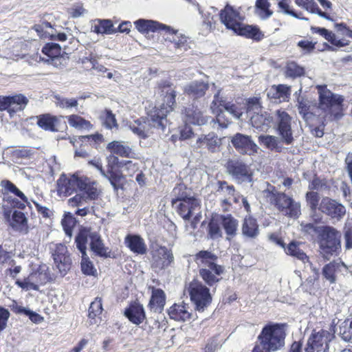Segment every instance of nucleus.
Returning <instances> with one entry per match:
<instances>
[{"label": "nucleus", "instance_id": "nucleus-1", "mask_svg": "<svg viewBox=\"0 0 352 352\" xmlns=\"http://www.w3.org/2000/svg\"><path fill=\"white\" fill-rule=\"evenodd\" d=\"M292 118L283 110L276 111L275 126L279 135H261L258 137V142L267 149L280 153L283 148V144L292 145L294 142L292 129Z\"/></svg>", "mask_w": 352, "mask_h": 352}, {"label": "nucleus", "instance_id": "nucleus-2", "mask_svg": "<svg viewBox=\"0 0 352 352\" xmlns=\"http://www.w3.org/2000/svg\"><path fill=\"white\" fill-rule=\"evenodd\" d=\"M159 88L164 102L159 107H155L151 111L148 122V125L164 131L167 124V114L173 110L175 104L176 92L173 85L168 81L160 82Z\"/></svg>", "mask_w": 352, "mask_h": 352}, {"label": "nucleus", "instance_id": "nucleus-3", "mask_svg": "<svg viewBox=\"0 0 352 352\" xmlns=\"http://www.w3.org/2000/svg\"><path fill=\"white\" fill-rule=\"evenodd\" d=\"M195 260L199 267V274L207 285L213 286L220 281L225 267L217 263V255L207 250H201L196 254Z\"/></svg>", "mask_w": 352, "mask_h": 352}, {"label": "nucleus", "instance_id": "nucleus-4", "mask_svg": "<svg viewBox=\"0 0 352 352\" xmlns=\"http://www.w3.org/2000/svg\"><path fill=\"white\" fill-rule=\"evenodd\" d=\"M210 109L216 114V120H213L214 124L217 123L222 129L227 128L231 123V116L239 119L242 115L241 110L236 104L220 98L219 92L214 94Z\"/></svg>", "mask_w": 352, "mask_h": 352}, {"label": "nucleus", "instance_id": "nucleus-5", "mask_svg": "<svg viewBox=\"0 0 352 352\" xmlns=\"http://www.w3.org/2000/svg\"><path fill=\"white\" fill-rule=\"evenodd\" d=\"M286 333L283 325L268 324L263 329L258 336L259 344L266 351H276L285 345Z\"/></svg>", "mask_w": 352, "mask_h": 352}, {"label": "nucleus", "instance_id": "nucleus-6", "mask_svg": "<svg viewBox=\"0 0 352 352\" xmlns=\"http://www.w3.org/2000/svg\"><path fill=\"white\" fill-rule=\"evenodd\" d=\"M319 95V108L329 115L330 118L339 120L343 116L342 96L336 94L327 88L326 85H318Z\"/></svg>", "mask_w": 352, "mask_h": 352}, {"label": "nucleus", "instance_id": "nucleus-7", "mask_svg": "<svg viewBox=\"0 0 352 352\" xmlns=\"http://www.w3.org/2000/svg\"><path fill=\"white\" fill-rule=\"evenodd\" d=\"M341 234L331 226H322L318 236L320 254L325 260H330L333 256L339 254L341 250Z\"/></svg>", "mask_w": 352, "mask_h": 352}, {"label": "nucleus", "instance_id": "nucleus-8", "mask_svg": "<svg viewBox=\"0 0 352 352\" xmlns=\"http://www.w3.org/2000/svg\"><path fill=\"white\" fill-rule=\"evenodd\" d=\"M270 200L272 205L284 216L298 219L301 214L300 204L285 192L272 191Z\"/></svg>", "mask_w": 352, "mask_h": 352}, {"label": "nucleus", "instance_id": "nucleus-9", "mask_svg": "<svg viewBox=\"0 0 352 352\" xmlns=\"http://www.w3.org/2000/svg\"><path fill=\"white\" fill-rule=\"evenodd\" d=\"M187 291L196 311L203 312L210 305L212 296L210 289L201 282L193 280L188 284Z\"/></svg>", "mask_w": 352, "mask_h": 352}, {"label": "nucleus", "instance_id": "nucleus-10", "mask_svg": "<svg viewBox=\"0 0 352 352\" xmlns=\"http://www.w3.org/2000/svg\"><path fill=\"white\" fill-rule=\"evenodd\" d=\"M225 167L226 171L237 183L252 182V173L249 166L238 159L228 160Z\"/></svg>", "mask_w": 352, "mask_h": 352}, {"label": "nucleus", "instance_id": "nucleus-11", "mask_svg": "<svg viewBox=\"0 0 352 352\" xmlns=\"http://www.w3.org/2000/svg\"><path fill=\"white\" fill-rule=\"evenodd\" d=\"M331 334L325 330L313 332L307 340L305 352H328Z\"/></svg>", "mask_w": 352, "mask_h": 352}, {"label": "nucleus", "instance_id": "nucleus-12", "mask_svg": "<svg viewBox=\"0 0 352 352\" xmlns=\"http://www.w3.org/2000/svg\"><path fill=\"white\" fill-rule=\"evenodd\" d=\"M28 99L23 94L0 96V111H8L12 115L23 111L28 103Z\"/></svg>", "mask_w": 352, "mask_h": 352}, {"label": "nucleus", "instance_id": "nucleus-13", "mask_svg": "<svg viewBox=\"0 0 352 352\" xmlns=\"http://www.w3.org/2000/svg\"><path fill=\"white\" fill-rule=\"evenodd\" d=\"M52 256L56 268L58 270L60 276H64L70 270L72 265V260L67 247L62 243L56 244Z\"/></svg>", "mask_w": 352, "mask_h": 352}, {"label": "nucleus", "instance_id": "nucleus-14", "mask_svg": "<svg viewBox=\"0 0 352 352\" xmlns=\"http://www.w3.org/2000/svg\"><path fill=\"white\" fill-rule=\"evenodd\" d=\"M219 18L221 22L226 28L232 30L234 32L244 19V17L239 11V8H235L229 4H227L220 11Z\"/></svg>", "mask_w": 352, "mask_h": 352}, {"label": "nucleus", "instance_id": "nucleus-15", "mask_svg": "<svg viewBox=\"0 0 352 352\" xmlns=\"http://www.w3.org/2000/svg\"><path fill=\"white\" fill-rule=\"evenodd\" d=\"M318 209L331 219L338 221L346 214V208L342 204L329 197H324L321 200Z\"/></svg>", "mask_w": 352, "mask_h": 352}, {"label": "nucleus", "instance_id": "nucleus-16", "mask_svg": "<svg viewBox=\"0 0 352 352\" xmlns=\"http://www.w3.org/2000/svg\"><path fill=\"white\" fill-rule=\"evenodd\" d=\"M234 148L241 154L252 155L257 152L258 146L251 136L236 133L231 138Z\"/></svg>", "mask_w": 352, "mask_h": 352}, {"label": "nucleus", "instance_id": "nucleus-17", "mask_svg": "<svg viewBox=\"0 0 352 352\" xmlns=\"http://www.w3.org/2000/svg\"><path fill=\"white\" fill-rule=\"evenodd\" d=\"M81 176L74 174L69 177L62 175L57 181L58 192L61 196L67 197L78 189Z\"/></svg>", "mask_w": 352, "mask_h": 352}, {"label": "nucleus", "instance_id": "nucleus-18", "mask_svg": "<svg viewBox=\"0 0 352 352\" xmlns=\"http://www.w3.org/2000/svg\"><path fill=\"white\" fill-rule=\"evenodd\" d=\"M85 235L84 245L87 248L88 239H90L91 250L96 254L100 256H107V250L104 246L100 234L96 232H91L89 229L82 228L80 230L76 237H78L81 233Z\"/></svg>", "mask_w": 352, "mask_h": 352}, {"label": "nucleus", "instance_id": "nucleus-19", "mask_svg": "<svg viewBox=\"0 0 352 352\" xmlns=\"http://www.w3.org/2000/svg\"><path fill=\"white\" fill-rule=\"evenodd\" d=\"M32 28L41 38H49L52 40L59 41L67 40V35L65 33L58 32L51 23L47 21H43L41 23L35 24Z\"/></svg>", "mask_w": 352, "mask_h": 352}, {"label": "nucleus", "instance_id": "nucleus-20", "mask_svg": "<svg viewBox=\"0 0 352 352\" xmlns=\"http://www.w3.org/2000/svg\"><path fill=\"white\" fill-rule=\"evenodd\" d=\"M173 206L177 213L185 220H188L192 215L199 210V201L195 197L177 203L172 201Z\"/></svg>", "mask_w": 352, "mask_h": 352}, {"label": "nucleus", "instance_id": "nucleus-21", "mask_svg": "<svg viewBox=\"0 0 352 352\" xmlns=\"http://www.w3.org/2000/svg\"><path fill=\"white\" fill-rule=\"evenodd\" d=\"M174 257L166 247H160L153 254L152 267L156 270H162L170 265Z\"/></svg>", "mask_w": 352, "mask_h": 352}, {"label": "nucleus", "instance_id": "nucleus-22", "mask_svg": "<svg viewBox=\"0 0 352 352\" xmlns=\"http://www.w3.org/2000/svg\"><path fill=\"white\" fill-rule=\"evenodd\" d=\"M85 237L86 236L85 234L82 232L78 237H76L75 239L76 247L82 254V260L80 263L81 270L83 274L86 275H94V273L96 272V270L94 268L92 262L87 256L86 253V248L84 245Z\"/></svg>", "mask_w": 352, "mask_h": 352}, {"label": "nucleus", "instance_id": "nucleus-23", "mask_svg": "<svg viewBox=\"0 0 352 352\" xmlns=\"http://www.w3.org/2000/svg\"><path fill=\"white\" fill-rule=\"evenodd\" d=\"M221 145V140L214 133H209L207 135L199 136L194 146L197 148H206L210 152L215 153L219 150Z\"/></svg>", "mask_w": 352, "mask_h": 352}, {"label": "nucleus", "instance_id": "nucleus-24", "mask_svg": "<svg viewBox=\"0 0 352 352\" xmlns=\"http://www.w3.org/2000/svg\"><path fill=\"white\" fill-rule=\"evenodd\" d=\"M291 95V87L286 85H273L267 91V98L275 103L288 101Z\"/></svg>", "mask_w": 352, "mask_h": 352}, {"label": "nucleus", "instance_id": "nucleus-25", "mask_svg": "<svg viewBox=\"0 0 352 352\" xmlns=\"http://www.w3.org/2000/svg\"><path fill=\"white\" fill-rule=\"evenodd\" d=\"M78 190L81 192V194L85 195L88 200L96 199L100 194L98 183L85 176H81L80 186Z\"/></svg>", "mask_w": 352, "mask_h": 352}, {"label": "nucleus", "instance_id": "nucleus-26", "mask_svg": "<svg viewBox=\"0 0 352 352\" xmlns=\"http://www.w3.org/2000/svg\"><path fill=\"white\" fill-rule=\"evenodd\" d=\"M192 309L184 302L175 303L168 309V315L176 321H186L192 318Z\"/></svg>", "mask_w": 352, "mask_h": 352}, {"label": "nucleus", "instance_id": "nucleus-27", "mask_svg": "<svg viewBox=\"0 0 352 352\" xmlns=\"http://www.w3.org/2000/svg\"><path fill=\"white\" fill-rule=\"evenodd\" d=\"M300 243L297 241H291L287 246L285 248V252L294 258L302 261L305 265V268H307V265H311L313 263V259L310 258L303 250L300 248Z\"/></svg>", "mask_w": 352, "mask_h": 352}, {"label": "nucleus", "instance_id": "nucleus-28", "mask_svg": "<svg viewBox=\"0 0 352 352\" xmlns=\"http://www.w3.org/2000/svg\"><path fill=\"white\" fill-rule=\"evenodd\" d=\"M250 119L252 126L262 131H267L274 122V118L266 111L252 114Z\"/></svg>", "mask_w": 352, "mask_h": 352}, {"label": "nucleus", "instance_id": "nucleus-29", "mask_svg": "<svg viewBox=\"0 0 352 352\" xmlns=\"http://www.w3.org/2000/svg\"><path fill=\"white\" fill-rule=\"evenodd\" d=\"M208 118L197 107L192 106L185 109L184 120L186 123L201 126L208 122Z\"/></svg>", "mask_w": 352, "mask_h": 352}, {"label": "nucleus", "instance_id": "nucleus-30", "mask_svg": "<svg viewBox=\"0 0 352 352\" xmlns=\"http://www.w3.org/2000/svg\"><path fill=\"white\" fill-rule=\"evenodd\" d=\"M342 268L346 269V265L343 262H330L322 267V276L330 285L334 284L337 280L336 274L340 272Z\"/></svg>", "mask_w": 352, "mask_h": 352}, {"label": "nucleus", "instance_id": "nucleus-31", "mask_svg": "<svg viewBox=\"0 0 352 352\" xmlns=\"http://www.w3.org/2000/svg\"><path fill=\"white\" fill-rule=\"evenodd\" d=\"M107 149L111 153L122 157L134 158L136 155L132 148L122 141H113L107 146Z\"/></svg>", "mask_w": 352, "mask_h": 352}, {"label": "nucleus", "instance_id": "nucleus-32", "mask_svg": "<svg viewBox=\"0 0 352 352\" xmlns=\"http://www.w3.org/2000/svg\"><path fill=\"white\" fill-rule=\"evenodd\" d=\"M134 23L137 30L142 33H148L149 32L155 31L170 30V27L151 20L139 19L135 21Z\"/></svg>", "mask_w": 352, "mask_h": 352}, {"label": "nucleus", "instance_id": "nucleus-33", "mask_svg": "<svg viewBox=\"0 0 352 352\" xmlns=\"http://www.w3.org/2000/svg\"><path fill=\"white\" fill-rule=\"evenodd\" d=\"M125 244L133 253L144 254L146 252V245L144 239L139 235L128 234L125 237Z\"/></svg>", "mask_w": 352, "mask_h": 352}, {"label": "nucleus", "instance_id": "nucleus-34", "mask_svg": "<svg viewBox=\"0 0 352 352\" xmlns=\"http://www.w3.org/2000/svg\"><path fill=\"white\" fill-rule=\"evenodd\" d=\"M234 33L247 38H251L257 41H261L264 36L259 28L256 26L244 25L242 23L236 29Z\"/></svg>", "mask_w": 352, "mask_h": 352}, {"label": "nucleus", "instance_id": "nucleus-35", "mask_svg": "<svg viewBox=\"0 0 352 352\" xmlns=\"http://www.w3.org/2000/svg\"><path fill=\"white\" fill-rule=\"evenodd\" d=\"M217 192L225 197L223 203L226 204H230L231 200L236 202V193L234 186L229 185L226 181H218L217 182Z\"/></svg>", "mask_w": 352, "mask_h": 352}, {"label": "nucleus", "instance_id": "nucleus-36", "mask_svg": "<svg viewBox=\"0 0 352 352\" xmlns=\"http://www.w3.org/2000/svg\"><path fill=\"white\" fill-rule=\"evenodd\" d=\"M209 85L204 82L193 81L184 87V92L194 98H199L204 96Z\"/></svg>", "mask_w": 352, "mask_h": 352}, {"label": "nucleus", "instance_id": "nucleus-37", "mask_svg": "<svg viewBox=\"0 0 352 352\" xmlns=\"http://www.w3.org/2000/svg\"><path fill=\"white\" fill-rule=\"evenodd\" d=\"M124 314L131 322L135 324H140L145 319L144 308L140 304L131 305L125 310Z\"/></svg>", "mask_w": 352, "mask_h": 352}, {"label": "nucleus", "instance_id": "nucleus-38", "mask_svg": "<svg viewBox=\"0 0 352 352\" xmlns=\"http://www.w3.org/2000/svg\"><path fill=\"white\" fill-rule=\"evenodd\" d=\"M10 225L16 231L23 234H27L28 232L27 219L25 214L21 211H14Z\"/></svg>", "mask_w": 352, "mask_h": 352}, {"label": "nucleus", "instance_id": "nucleus-39", "mask_svg": "<svg viewBox=\"0 0 352 352\" xmlns=\"http://www.w3.org/2000/svg\"><path fill=\"white\" fill-rule=\"evenodd\" d=\"M166 296L161 289H153L149 306L154 312H161L164 307Z\"/></svg>", "mask_w": 352, "mask_h": 352}, {"label": "nucleus", "instance_id": "nucleus-40", "mask_svg": "<svg viewBox=\"0 0 352 352\" xmlns=\"http://www.w3.org/2000/svg\"><path fill=\"white\" fill-rule=\"evenodd\" d=\"M242 234L250 239H255L259 234L258 225L252 217H245L242 225Z\"/></svg>", "mask_w": 352, "mask_h": 352}, {"label": "nucleus", "instance_id": "nucleus-41", "mask_svg": "<svg viewBox=\"0 0 352 352\" xmlns=\"http://www.w3.org/2000/svg\"><path fill=\"white\" fill-rule=\"evenodd\" d=\"M295 3L299 7H301L311 13L317 14L320 16L327 20H332V19L329 16L328 14H327L324 12H322L318 8V5L314 1V0H296Z\"/></svg>", "mask_w": 352, "mask_h": 352}, {"label": "nucleus", "instance_id": "nucleus-42", "mask_svg": "<svg viewBox=\"0 0 352 352\" xmlns=\"http://www.w3.org/2000/svg\"><path fill=\"white\" fill-rule=\"evenodd\" d=\"M164 32H168L171 35H174L173 38V44L175 48V52L177 54H180L188 50L189 46L187 37L183 35L178 36L177 34V32L175 31L171 28L170 30H164Z\"/></svg>", "mask_w": 352, "mask_h": 352}, {"label": "nucleus", "instance_id": "nucleus-43", "mask_svg": "<svg viewBox=\"0 0 352 352\" xmlns=\"http://www.w3.org/2000/svg\"><path fill=\"white\" fill-rule=\"evenodd\" d=\"M221 226L228 236H234L236 234L238 221L230 214L219 215Z\"/></svg>", "mask_w": 352, "mask_h": 352}, {"label": "nucleus", "instance_id": "nucleus-44", "mask_svg": "<svg viewBox=\"0 0 352 352\" xmlns=\"http://www.w3.org/2000/svg\"><path fill=\"white\" fill-rule=\"evenodd\" d=\"M92 29L95 33L102 34H111L116 32L113 29L112 21L109 19L95 20Z\"/></svg>", "mask_w": 352, "mask_h": 352}, {"label": "nucleus", "instance_id": "nucleus-45", "mask_svg": "<svg viewBox=\"0 0 352 352\" xmlns=\"http://www.w3.org/2000/svg\"><path fill=\"white\" fill-rule=\"evenodd\" d=\"M307 267H309L311 272H313L314 275L307 278L306 280L301 285V286L304 291L311 294L314 291V283L316 280H318L319 278L320 270L319 268L314 264V263H311V265H307Z\"/></svg>", "mask_w": 352, "mask_h": 352}, {"label": "nucleus", "instance_id": "nucleus-46", "mask_svg": "<svg viewBox=\"0 0 352 352\" xmlns=\"http://www.w3.org/2000/svg\"><path fill=\"white\" fill-rule=\"evenodd\" d=\"M338 331L343 340L352 343V318L340 321Z\"/></svg>", "mask_w": 352, "mask_h": 352}, {"label": "nucleus", "instance_id": "nucleus-47", "mask_svg": "<svg viewBox=\"0 0 352 352\" xmlns=\"http://www.w3.org/2000/svg\"><path fill=\"white\" fill-rule=\"evenodd\" d=\"M88 311V317L90 319L91 324L97 323V318H99L102 311V299L99 297H96L91 303Z\"/></svg>", "mask_w": 352, "mask_h": 352}, {"label": "nucleus", "instance_id": "nucleus-48", "mask_svg": "<svg viewBox=\"0 0 352 352\" xmlns=\"http://www.w3.org/2000/svg\"><path fill=\"white\" fill-rule=\"evenodd\" d=\"M221 223L219 215L213 217L208 223V235L212 239L222 237Z\"/></svg>", "mask_w": 352, "mask_h": 352}, {"label": "nucleus", "instance_id": "nucleus-49", "mask_svg": "<svg viewBox=\"0 0 352 352\" xmlns=\"http://www.w3.org/2000/svg\"><path fill=\"white\" fill-rule=\"evenodd\" d=\"M102 176L110 182L115 190L122 188L124 178L120 173L111 169H107L104 172V175Z\"/></svg>", "mask_w": 352, "mask_h": 352}, {"label": "nucleus", "instance_id": "nucleus-50", "mask_svg": "<svg viewBox=\"0 0 352 352\" xmlns=\"http://www.w3.org/2000/svg\"><path fill=\"white\" fill-rule=\"evenodd\" d=\"M42 52L50 58L52 61H57L61 58L60 56L61 47L58 44L54 43H47L43 47Z\"/></svg>", "mask_w": 352, "mask_h": 352}, {"label": "nucleus", "instance_id": "nucleus-51", "mask_svg": "<svg viewBox=\"0 0 352 352\" xmlns=\"http://www.w3.org/2000/svg\"><path fill=\"white\" fill-rule=\"evenodd\" d=\"M56 119L49 114L41 115L38 117L37 124L45 131H55V122Z\"/></svg>", "mask_w": 352, "mask_h": 352}, {"label": "nucleus", "instance_id": "nucleus-52", "mask_svg": "<svg viewBox=\"0 0 352 352\" xmlns=\"http://www.w3.org/2000/svg\"><path fill=\"white\" fill-rule=\"evenodd\" d=\"M69 124L77 129H88L91 127L89 121L86 120L83 118L78 115H71L67 117Z\"/></svg>", "mask_w": 352, "mask_h": 352}, {"label": "nucleus", "instance_id": "nucleus-53", "mask_svg": "<svg viewBox=\"0 0 352 352\" xmlns=\"http://www.w3.org/2000/svg\"><path fill=\"white\" fill-rule=\"evenodd\" d=\"M262 105L260 98H250L247 101V113L250 118L252 114H257L262 112Z\"/></svg>", "mask_w": 352, "mask_h": 352}, {"label": "nucleus", "instance_id": "nucleus-54", "mask_svg": "<svg viewBox=\"0 0 352 352\" xmlns=\"http://www.w3.org/2000/svg\"><path fill=\"white\" fill-rule=\"evenodd\" d=\"M130 129L133 133L141 138H146L148 136L149 129L146 122L142 123L140 120H136L134 124L130 125Z\"/></svg>", "mask_w": 352, "mask_h": 352}, {"label": "nucleus", "instance_id": "nucleus-55", "mask_svg": "<svg viewBox=\"0 0 352 352\" xmlns=\"http://www.w3.org/2000/svg\"><path fill=\"white\" fill-rule=\"evenodd\" d=\"M256 8L259 10L258 15L263 19L270 17L273 12L270 10V3L268 0H256Z\"/></svg>", "mask_w": 352, "mask_h": 352}, {"label": "nucleus", "instance_id": "nucleus-56", "mask_svg": "<svg viewBox=\"0 0 352 352\" xmlns=\"http://www.w3.org/2000/svg\"><path fill=\"white\" fill-rule=\"evenodd\" d=\"M307 100L302 98H298V110L305 121H308L311 118L313 114L309 111V104Z\"/></svg>", "mask_w": 352, "mask_h": 352}, {"label": "nucleus", "instance_id": "nucleus-57", "mask_svg": "<svg viewBox=\"0 0 352 352\" xmlns=\"http://www.w3.org/2000/svg\"><path fill=\"white\" fill-rule=\"evenodd\" d=\"M173 194L175 197L172 199V201H177V203L194 197L188 193L185 186L181 184L174 188Z\"/></svg>", "mask_w": 352, "mask_h": 352}, {"label": "nucleus", "instance_id": "nucleus-58", "mask_svg": "<svg viewBox=\"0 0 352 352\" xmlns=\"http://www.w3.org/2000/svg\"><path fill=\"white\" fill-rule=\"evenodd\" d=\"M305 74V69L295 62L288 63L286 67V75L291 78L300 77Z\"/></svg>", "mask_w": 352, "mask_h": 352}, {"label": "nucleus", "instance_id": "nucleus-59", "mask_svg": "<svg viewBox=\"0 0 352 352\" xmlns=\"http://www.w3.org/2000/svg\"><path fill=\"white\" fill-rule=\"evenodd\" d=\"M61 223L65 234L71 236L72 230L76 225L75 218L70 213L65 214L64 218L62 219Z\"/></svg>", "mask_w": 352, "mask_h": 352}, {"label": "nucleus", "instance_id": "nucleus-60", "mask_svg": "<svg viewBox=\"0 0 352 352\" xmlns=\"http://www.w3.org/2000/svg\"><path fill=\"white\" fill-rule=\"evenodd\" d=\"M56 104L58 107L62 109H71L76 107L78 104V100L76 98H65L60 96H56Z\"/></svg>", "mask_w": 352, "mask_h": 352}, {"label": "nucleus", "instance_id": "nucleus-61", "mask_svg": "<svg viewBox=\"0 0 352 352\" xmlns=\"http://www.w3.org/2000/svg\"><path fill=\"white\" fill-rule=\"evenodd\" d=\"M103 137L100 134H95V135H82L78 136V138H73L71 139L70 142L76 146V143L79 142H88L90 143L94 142L97 143L99 142H101Z\"/></svg>", "mask_w": 352, "mask_h": 352}, {"label": "nucleus", "instance_id": "nucleus-62", "mask_svg": "<svg viewBox=\"0 0 352 352\" xmlns=\"http://www.w3.org/2000/svg\"><path fill=\"white\" fill-rule=\"evenodd\" d=\"M306 201L311 211L315 212L318 208L320 201L318 193L314 191L307 192Z\"/></svg>", "mask_w": 352, "mask_h": 352}, {"label": "nucleus", "instance_id": "nucleus-63", "mask_svg": "<svg viewBox=\"0 0 352 352\" xmlns=\"http://www.w3.org/2000/svg\"><path fill=\"white\" fill-rule=\"evenodd\" d=\"M16 284L23 289L38 290V287H36V283L34 282V276H32L31 274L23 280H16Z\"/></svg>", "mask_w": 352, "mask_h": 352}, {"label": "nucleus", "instance_id": "nucleus-64", "mask_svg": "<svg viewBox=\"0 0 352 352\" xmlns=\"http://www.w3.org/2000/svg\"><path fill=\"white\" fill-rule=\"evenodd\" d=\"M344 239L345 241V248L352 249V224L346 223L344 228Z\"/></svg>", "mask_w": 352, "mask_h": 352}]
</instances>
